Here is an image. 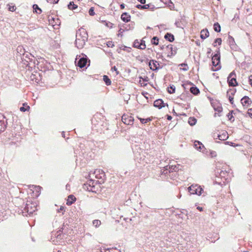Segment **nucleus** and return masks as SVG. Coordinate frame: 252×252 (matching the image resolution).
I'll return each instance as SVG.
<instances>
[{
  "label": "nucleus",
  "mask_w": 252,
  "mask_h": 252,
  "mask_svg": "<svg viewBox=\"0 0 252 252\" xmlns=\"http://www.w3.org/2000/svg\"><path fill=\"white\" fill-rule=\"evenodd\" d=\"M87 57L85 55L82 54L81 55H77L75 59V64L80 68H83L86 66L87 63Z\"/></svg>",
  "instance_id": "obj_1"
},
{
  "label": "nucleus",
  "mask_w": 252,
  "mask_h": 252,
  "mask_svg": "<svg viewBox=\"0 0 252 252\" xmlns=\"http://www.w3.org/2000/svg\"><path fill=\"white\" fill-rule=\"evenodd\" d=\"M208 98L210 100L211 104L214 110L218 112V113H221L222 111V107L220 102L218 100L214 99L210 97H208Z\"/></svg>",
  "instance_id": "obj_2"
},
{
  "label": "nucleus",
  "mask_w": 252,
  "mask_h": 252,
  "mask_svg": "<svg viewBox=\"0 0 252 252\" xmlns=\"http://www.w3.org/2000/svg\"><path fill=\"white\" fill-rule=\"evenodd\" d=\"M229 169L228 170H221L220 172L219 171L216 172V177L224 179V181L228 183L230 180V174L229 173Z\"/></svg>",
  "instance_id": "obj_3"
},
{
  "label": "nucleus",
  "mask_w": 252,
  "mask_h": 252,
  "mask_svg": "<svg viewBox=\"0 0 252 252\" xmlns=\"http://www.w3.org/2000/svg\"><path fill=\"white\" fill-rule=\"evenodd\" d=\"M163 49L164 50L163 56L165 58V60H168L171 59L173 55V45L169 44L165 47H163Z\"/></svg>",
  "instance_id": "obj_4"
},
{
  "label": "nucleus",
  "mask_w": 252,
  "mask_h": 252,
  "mask_svg": "<svg viewBox=\"0 0 252 252\" xmlns=\"http://www.w3.org/2000/svg\"><path fill=\"white\" fill-rule=\"evenodd\" d=\"M190 194H197L200 195L201 194L203 189L200 186L197 184L192 185L188 188Z\"/></svg>",
  "instance_id": "obj_5"
},
{
  "label": "nucleus",
  "mask_w": 252,
  "mask_h": 252,
  "mask_svg": "<svg viewBox=\"0 0 252 252\" xmlns=\"http://www.w3.org/2000/svg\"><path fill=\"white\" fill-rule=\"evenodd\" d=\"M122 122L127 125H132L134 122V118L131 115L124 114L122 116Z\"/></svg>",
  "instance_id": "obj_6"
},
{
  "label": "nucleus",
  "mask_w": 252,
  "mask_h": 252,
  "mask_svg": "<svg viewBox=\"0 0 252 252\" xmlns=\"http://www.w3.org/2000/svg\"><path fill=\"white\" fill-rule=\"evenodd\" d=\"M212 61L213 65L215 67H217L216 70L218 69L220 67V55L219 51L213 56Z\"/></svg>",
  "instance_id": "obj_7"
},
{
  "label": "nucleus",
  "mask_w": 252,
  "mask_h": 252,
  "mask_svg": "<svg viewBox=\"0 0 252 252\" xmlns=\"http://www.w3.org/2000/svg\"><path fill=\"white\" fill-rule=\"evenodd\" d=\"M5 117L2 114H0V133L5 130L7 127V120H4Z\"/></svg>",
  "instance_id": "obj_8"
},
{
  "label": "nucleus",
  "mask_w": 252,
  "mask_h": 252,
  "mask_svg": "<svg viewBox=\"0 0 252 252\" xmlns=\"http://www.w3.org/2000/svg\"><path fill=\"white\" fill-rule=\"evenodd\" d=\"M171 167H172V166H171ZM162 174L164 175L167 179L170 178L171 180H172L173 176L172 167L169 166V169L167 168V166L166 168L165 167V168L163 170Z\"/></svg>",
  "instance_id": "obj_9"
},
{
  "label": "nucleus",
  "mask_w": 252,
  "mask_h": 252,
  "mask_svg": "<svg viewBox=\"0 0 252 252\" xmlns=\"http://www.w3.org/2000/svg\"><path fill=\"white\" fill-rule=\"evenodd\" d=\"M174 216H175L177 219L180 220L177 221L178 223H181L182 220L186 217V215L183 212H181L178 209L174 210Z\"/></svg>",
  "instance_id": "obj_10"
},
{
  "label": "nucleus",
  "mask_w": 252,
  "mask_h": 252,
  "mask_svg": "<svg viewBox=\"0 0 252 252\" xmlns=\"http://www.w3.org/2000/svg\"><path fill=\"white\" fill-rule=\"evenodd\" d=\"M235 74L233 72H231L227 78V81L229 86H235L237 84L236 79L235 78Z\"/></svg>",
  "instance_id": "obj_11"
},
{
  "label": "nucleus",
  "mask_w": 252,
  "mask_h": 252,
  "mask_svg": "<svg viewBox=\"0 0 252 252\" xmlns=\"http://www.w3.org/2000/svg\"><path fill=\"white\" fill-rule=\"evenodd\" d=\"M214 139H219L220 140H225L228 138V133L226 131H223L222 134H214Z\"/></svg>",
  "instance_id": "obj_12"
},
{
  "label": "nucleus",
  "mask_w": 252,
  "mask_h": 252,
  "mask_svg": "<svg viewBox=\"0 0 252 252\" xmlns=\"http://www.w3.org/2000/svg\"><path fill=\"white\" fill-rule=\"evenodd\" d=\"M150 68L153 70H156L159 68L160 65L158 62L155 60H151L149 63Z\"/></svg>",
  "instance_id": "obj_13"
},
{
  "label": "nucleus",
  "mask_w": 252,
  "mask_h": 252,
  "mask_svg": "<svg viewBox=\"0 0 252 252\" xmlns=\"http://www.w3.org/2000/svg\"><path fill=\"white\" fill-rule=\"evenodd\" d=\"M189 87L185 88L186 89H189L192 94H198L200 93L199 90L195 86L192 85H188Z\"/></svg>",
  "instance_id": "obj_14"
},
{
  "label": "nucleus",
  "mask_w": 252,
  "mask_h": 252,
  "mask_svg": "<svg viewBox=\"0 0 252 252\" xmlns=\"http://www.w3.org/2000/svg\"><path fill=\"white\" fill-rule=\"evenodd\" d=\"M154 106L158 109H161L165 106V103L163 102L162 99L158 98L154 101Z\"/></svg>",
  "instance_id": "obj_15"
},
{
  "label": "nucleus",
  "mask_w": 252,
  "mask_h": 252,
  "mask_svg": "<svg viewBox=\"0 0 252 252\" xmlns=\"http://www.w3.org/2000/svg\"><path fill=\"white\" fill-rule=\"evenodd\" d=\"M241 103L244 106H248L252 103L251 99L247 95H245L241 98Z\"/></svg>",
  "instance_id": "obj_16"
},
{
  "label": "nucleus",
  "mask_w": 252,
  "mask_h": 252,
  "mask_svg": "<svg viewBox=\"0 0 252 252\" xmlns=\"http://www.w3.org/2000/svg\"><path fill=\"white\" fill-rule=\"evenodd\" d=\"M87 41V40H85L83 39H79V38L76 39L75 44H76V47L78 49L82 48L84 47V46L85 45V43Z\"/></svg>",
  "instance_id": "obj_17"
},
{
  "label": "nucleus",
  "mask_w": 252,
  "mask_h": 252,
  "mask_svg": "<svg viewBox=\"0 0 252 252\" xmlns=\"http://www.w3.org/2000/svg\"><path fill=\"white\" fill-rule=\"evenodd\" d=\"M228 42L230 48L233 50H236L237 46L235 44L234 39L232 36L230 35L228 36Z\"/></svg>",
  "instance_id": "obj_18"
},
{
  "label": "nucleus",
  "mask_w": 252,
  "mask_h": 252,
  "mask_svg": "<svg viewBox=\"0 0 252 252\" xmlns=\"http://www.w3.org/2000/svg\"><path fill=\"white\" fill-rule=\"evenodd\" d=\"M78 32L80 33V35L83 37L85 40H88V35L87 31L84 28H80L78 31Z\"/></svg>",
  "instance_id": "obj_19"
},
{
  "label": "nucleus",
  "mask_w": 252,
  "mask_h": 252,
  "mask_svg": "<svg viewBox=\"0 0 252 252\" xmlns=\"http://www.w3.org/2000/svg\"><path fill=\"white\" fill-rule=\"evenodd\" d=\"M76 199L75 197L73 195H69L66 200V205L68 206L71 205L76 201Z\"/></svg>",
  "instance_id": "obj_20"
},
{
  "label": "nucleus",
  "mask_w": 252,
  "mask_h": 252,
  "mask_svg": "<svg viewBox=\"0 0 252 252\" xmlns=\"http://www.w3.org/2000/svg\"><path fill=\"white\" fill-rule=\"evenodd\" d=\"M209 35V33L207 29H204L201 31L200 37L202 39H205Z\"/></svg>",
  "instance_id": "obj_21"
},
{
  "label": "nucleus",
  "mask_w": 252,
  "mask_h": 252,
  "mask_svg": "<svg viewBox=\"0 0 252 252\" xmlns=\"http://www.w3.org/2000/svg\"><path fill=\"white\" fill-rule=\"evenodd\" d=\"M136 7L139 9H153L154 8V6L150 5V4H145L144 5H142L141 4H137L136 5Z\"/></svg>",
  "instance_id": "obj_22"
},
{
  "label": "nucleus",
  "mask_w": 252,
  "mask_h": 252,
  "mask_svg": "<svg viewBox=\"0 0 252 252\" xmlns=\"http://www.w3.org/2000/svg\"><path fill=\"white\" fill-rule=\"evenodd\" d=\"M17 52L20 56H23V58H24L25 55V51L22 46H18L17 48Z\"/></svg>",
  "instance_id": "obj_23"
},
{
  "label": "nucleus",
  "mask_w": 252,
  "mask_h": 252,
  "mask_svg": "<svg viewBox=\"0 0 252 252\" xmlns=\"http://www.w3.org/2000/svg\"><path fill=\"white\" fill-rule=\"evenodd\" d=\"M122 20L125 22H127L130 20V16L127 13H124L121 15Z\"/></svg>",
  "instance_id": "obj_24"
},
{
  "label": "nucleus",
  "mask_w": 252,
  "mask_h": 252,
  "mask_svg": "<svg viewBox=\"0 0 252 252\" xmlns=\"http://www.w3.org/2000/svg\"><path fill=\"white\" fill-rule=\"evenodd\" d=\"M194 147L197 150H200L202 147H204L203 144L198 141H196L194 143Z\"/></svg>",
  "instance_id": "obj_25"
},
{
  "label": "nucleus",
  "mask_w": 252,
  "mask_h": 252,
  "mask_svg": "<svg viewBox=\"0 0 252 252\" xmlns=\"http://www.w3.org/2000/svg\"><path fill=\"white\" fill-rule=\"evenodd\" d=\"M94 181L93 180H90V181H89V183H87V184H84V188L85 189L86 188V189L89 191L92 190V189H90L88 187L87 185H88L90 187H94Z\"/></svg>",
  "instance_id": "obj_26"
},
{
  "label": "nucleus",
  "mask_w": 252,
  "mask_h": 252,
  "mask_svg": "<svg viewBox=\"0 0 252 252\" xmlns=\"http://www.w3.org/2000/svg\"><path fill=\"white\" fill-rule=\"evenodd\" d=\"M30 107L27 103H23V106L20 108V110L22 112H25L30 109Z\"/></svg>",
  "instance_id": "obj_27"
},
{
  "label": "nucleus",
  "mask_w": 252,
  "mask_h": 252,
  "mask_svg": "<svg viewBox=\"0 0 252 252\" xmlns=\"http://www.w3.org/2000/svg\"><path fill=\"white\" fill-rule=\"evenodd\" d=\"M197 120L194 117H189L188 119V123L191 126H193L196 123Z\"/></svg>",
  "instance_id": "obj_28"
},
{
  "label": "nucleus",
  "mask_w": 252,
  "mask_h": 252,
  "mask_svg": "<svg viewBox=\"0 0 252 252\" xmlns=\"http://www.w3.org/2000/svg\"><path fill=\"white\" fill-rule=\"evenodd\" d=\"M164 38L170 42L173 41V35L171 33H167L164 35Z\"/></svg>",
  "instance_id": "obj_29"
},
{
  "label": "nucleus",
  "mask_w": 252,
  "mask_h": 252,
  "mask_svg": "<svg viewBox=\"0 0 252 252\" xmlns=\"http://www.w3.org/2000/svg\"><path fill=\"white\" fill-rule=\"evenodd\" d=\"M214 29L217 32H220L221 30L220 26L218 23H215L214 25Z\"/></svg>",
  "instance_id": "obj_30"
},
{
  "label": "nucleus",
  "mask_w": 252,
  "mask_h": 252,
  "mask_svg": "<svg viewBox=\"0 0 252 252\" xmlns=\"http://www.w3.org/2000/svg\"><path fill=\"white\" fill-rule=\"evenodd\" d=\"M138 119L142 124H146L148 122L151 121L152 120V118H148L147 119L138 118Z\"/></svg>",
  "instance_id": "obj_31"
},
{
  "label": "nucleus",
  "mask_w": 252,
  "mask_h": 252,
  "mask_svg": "<svg viewBox=\"0 0 252 252\" xmlns=\"http://www.w3.org/2000/svg\"><path fill=\"white\" fill-rule=\"evenodd\" d=\"M103 79L106 85L108 86L111 84V81L107 75H104Z\"/></svg>",
  "instance_id": "obj_32"
},
{
  "label": "nucleus",
  "mask_w": 252,
  "mask_h": 252,
  "mask_svg": "<svg viewBox=\"0 0 252 252\" xmlns=\"http://www.w3.org/2000/svg\"><path fill=\"white\" fill-rule=\"evenodd\" d=\"M68 9H69L70 10H74L77 8V5L76 4H74V3L73 1H71L69 2V4L68 5Z\"/></svg>",
  "instance_id": "obj_33"
},
{
  "label": "nucleus",
  "mask_w": 252,
  "mask_h": 252,
  "mask_svg": "<svg viewBox=\"0 0 252 252\" xmlns=\"http://www.w3.org/2000/svg\"><path fill=\"white\" fill-rule=\"evenodd\" d=\"M93 224L95 227H98L101 224V221L98 220H94L93 221Z\"/></svg>",
  "instance_id": "obj_34"
},
{
  "label": "nucleus",
  "mask_w": 252,
  "mask_h": 252,
  "mask_svg": "<svg viewBox=\"0 0 252 252\" xmlns=\"http://www.w3.org/2000/svg\"><path fill=\"white\" fill-rule=\"evenodd\" d=\"M33 9L35 11V12L37 14H40L41 12V10L37 4H34L33 5Z\"/></svg>",
  "instance_id": "obj_35"
},
{
  "label": "nucleus",
  "mask_w": 252,
  "mask_h": 252,
  "mask_svg": "<svg viewBox=\"0 0 252 252\" xmlns=\"http://www.w3.org/2000/svg\"><path fill=\"white\" fill-rule=\"evenodd\" d=\"M233 112V111L232 110L231 111H230L227 115V117L228 118L229 120L232 122L234 121V118L232 115Z\"/></svg>",
  "instance_id": "obj_36"
},
{
  "label": "nucleus",
  "mask_w": 252,
  "mask_h": 252,
  "mask_svg": "<svg viewBox=\"0 0 252 252\" xmlns=\"http://www.w3.org/2000/svg\"><path fill=\"white\" fill-rule=\"evenodd\" d=\"M133 46L135 48L140 49L141 46L140 44V41L138 39L135 40L133 42Z\"/></svg>",
  "instance_id": "obj_37"
},
{
  "label": "nucleus",
  "mask_w": 252,
  "mask_h": 252,
  "mask_svg": "<svg viewBox=\"0 0 252 252\" xmlns=\"http://www.w3.org/2000/svg\"><path fill=\"white\" fill-rule=\"evenodd\" d=\"M152 42L154 45H158V38L156 36H154L152 39Z\"/></svg>",
  "instance_id": "obj_38"
},
{
  "label": "nucleus",
  "mask_w": 252,
  "mask_h": 252,
  "mask_svg": "<svg viewBox=\"0 0 252 252\" xmlns=\"http://www.w3.org/2000/svg\"><path fill=\"white\" fill-rule=\"evenodd\" d=\"M140 44L141 46L140 49H144L146 48L145 41L143 40H141L140 41Z\"/></svg>",
  "instance_id": "obj_39"
},
{
  "label": "nucleus",
  "mask_w": 252,
  "mask_h": 252,
  "mask_svg": "<svg viewBox=\"0 0 252 252\" xmlns=\"http://www.w3.org/2000/svg\"><path fill=\"white\" fill-rule=\"evenodd\" d=\"M221 39L220 38H217L215 39L214 43H213V45L216 46V45L215 43H218L219 45H220L221 44Z\"/></svg>",
  "instance_id": "obj_40"
},
{
  "label": "nucleus",
  "mask_w": 252,
  "mask_h": 252,
  "mask_svg": "<svg viewBox=\"0 0 252 252\" xmlns=\"http://www.w3.org/2000/svg\"><path fill=\"white\" fill-rule=\"evenodd\" d=\"M89 13L91 16L94 15L95 13L94 12V8L93 7L90 8L89 11Z\"/></svg>",
  "instance_id": "obj_41"
},
{
  "label": "nucleus",
  "mask_w": 252,
  "mask_h": 252,
  "mask_svg": "<svg viewBox=\"0 0 252 252\" xmlns=\"http://www.w3.org/2000/svg\"><path fill=\"white\" fill-rule=\"evenodd\" d=\"M209 155L211 158H215L217 156V153L216 151H211Z\"/></svg>",
  "instance_id": "obj_42"
},
{
  "label": "nucleus",
  "mask_w": 252,
  "mask_h": 252,
  "mask_svg": "<svg viewBox=\"0 0 252 252\" xmlns=\"http://www.w3.org/2000/svg\"><path fill=\"white\" fill-rule=\"evenodd\" d=\"M141 97H143L144 98V99H145L146 100V101L147 102H148V97L147 96V95H137V100H138V99H140L141 98Z\"/></svg>",
  "instance_id": "obj_43"
},
{
  "label": "nucleus",
  "mask_w": 252,
  "mask_h": 252,
  "mask_svg": "<svg viewBox=\"0 0 252 252\" xmlns=\"http://www.w3.org/2000/svg\"><path fill=\"white\" fill-rule=\"evenodd\" d=\"M182 166L178 164V166L174 165V172H176L179 171V170L181 169Z\"/></svg>",
  "instance_id": "obj_44"
},
{
  "label": "nucleus",
  "mask_w": 252,
  "mask_h": 252,
  "mask_svg": "<svg viewBox=\"0 0 252 252\" xmlns=\"http://www.w3.org/2000/svg\"><path fill=\"white\" fill-rule=\"evenodd\" d=\"M168 92L169 94L173 93V86H170V88H168Z\"/></svg>",
  "instance_id": "obj_45"
},
{
  "label": "nucleus",
  "mask_w": 252,
  "mask_h": 252,
  "mask_svg": "<svg viewBox=\"0 0 252 252\" xmlns=\"http://www.w3.org/2000/svg\"><path fill=\"white\" fill-rule=\"evenodd\" d=\"M29 204H27L26 206V207H25V210H27V212H28V213H29V214H32V211H30V210H29Z\"/></svg>",
  "instance_id": "obj_46"
},
{
  "label": "nucleus",
  "mask_w": 252,
  "mask_h": 252,
  "mask_svg": "<svg viewBox=\"0 0 252 252\" xmlns=\"http://www.w3.org/2000/svg\"><path fill=\"white\" fill-rule=\"evenodd\" d=\"M111 70L116 71V73L117 75L119 74V72L118 71L117 68L115 66L112 67Z\"/></svg>",
  "instance_id": "obj_47"
},
{
  "label": "nucleus",
  "mask_w": 252,
  "mask_h": 252,
  "mask_svg": "<svg viewBox=\"0 0 252 252\" xmlns=\"http://www.w3.org/2000/svg\"><path fill=\"white\" fill-rule=\"evenodd\" d=\"M77 38L83 39V37L80 35V33H79L78 31H77L76 34V39Z\"/></svg>",
  "instance_id": "obj_48"
},
{
  "label": "nucleus",
  "mask_w": 252,
  "mask_h": 252,
  "mask_svg": "<svg viewBox=\"0 0 252 252\" xmlns=\"http://www.w3.org/2000/svg\"><path fill=\"white\" fill-rule=\"evenodd\" d=\"M175 24L176 25V26L177 27H180L182 29H183V28L182 27V26H183V24L182 23H179V22H176L175 23Z\"/></svg>",
  "instance_id": "obj_49"
},
{
  "label": "nucleus",
  "mask_w": 252,
  "mask_h": 252,
  "mask_svg": "<svg viewBox=\"0 0 252 252\" xmlns=\"http://www.w3.org/2000/svg\"><path fill=\"white\" fill-rule=\"evenodd\" d=\"M179 65H181L182 66H186L187 67H184V68H183V69L184 70H187L188 69V67H187V65L186 64H185V63H182V64H180Z\"/></svg>",
  "instance_id": "obj_50"
},
{
  "label": "nucleus",
  "mask_w": 252,
  "mask_h": 252,
  "mask_svg": "<svg viewBox=\"0 0 252 252\" xmlns=\"http://www.w3.org/2000/svg\"><path fill=\"white\" fill-rule=\"evenodd\" d=\"M8 9H9V10L10 11H14L15 10L16 7L14 6H9Z\"/></svg>",
  "instance_id": "obj_51"
},
{
  "label": "nucleus",
  "mask_w": 252,
  "mask_h": 252,
  "mask_svg": "<svg viewBox=\"0 0 252 252\" xmlns=\"http://www.w3.org/2000/svg\"><path fill=\"white\" fill-rule=\"evenodd\" d=\"M107 45L109 47H112L114 46L112 42H108Z\"/></svg>",
  "instance_id": "obj_52"
},
{
  "label": "nucleus",
  "mask_w": 252,
  "mask_h": 252,
  "mask_svg": "<svg viewBox=\"0 0 252 252\" xmlns=\"http://www.w3.org/2000/svg\"><path fill=\"white\" fill-rule=\"evenodd\" d=\"M229 100L230 102L232 104L233 103V97L229 95Z\"/></svg>",
  "instance_id": "obj_53"
},
{
  "label": "nucleus",
  "mask_w": 252,
  "mask_h": 252,
  "mask_svg": "<svg viewBox=\"0 0 252 252\" xmlns=\"http://www.w3.org/2000/svg\"><path fill=\"white\" fill-rule=\"evenodd\" d=\"M249 82H250V84L252 86V75H250L249 76Z\"/></svg>",
  "instance_id": "obj_54"
},
{
  "label": "nucleus",
  "mask_w": 252,
  "mask_h": 252,
  "mask_svg": "<svg viewBox=\"0 0 252 252\" xmlns=\"http://www.w3.org/2000/svg\"><path fill=\"white\" fill-rule=\"evenodd\" d=\"M30 56H31V54H30V53H27V54H26V53H25V56H24V57H25V58H26L30 59Z\"/></svg>",
  "instance_id": "obj_55"
},
{
  "label": "nucleus",
  "mask_w": 252,
  "mask_h": 252,
  "mask_svg": "<svg viewBox=\"0 0 252 252\" xmlns=\"http://www.w3.org/2000/svg\"><path fill=\"white\" fill-rule=\"evenodd\" d=\"M248 114H249V115L252 116V108L249 109L248 110Z\"/></svg>",
  "instance_id": "obj_56"
},
{
  "label": "nucleus",
  "mask_w": 252,
  "mask_h": 252,
  "mask_svg": "<svg viewBox=\"0 0 252 252\" xmlns=\"http://www.w3.org/2000/svg\"><path fill=\"white\" fill-rule=\"evenodd\" d=\"M167 119L168 120H171L172 119V117L170 115H167Z\"/></svg>",
  "instance_id": "obj_57"
},
{
  "label": "nucleus",
  "mask_w": 252,
  "mask_h": 252,
  "mask_svg": "<svg viewBox=\"0 0 252 252\" xmlns=\"http://www.w3.org/2000/svg\"><path fill=\"white\" fill-rule=\"evenodd\" d=\"M141 3L145 4L146 3V0H138Z\"/></svg>",
  "instance_id": "obj_58"
},
{
  "label": "nucleus",
  "mask_w": 252,
  "mask_h": 252,
  "mask_svg": "<svg viewBox=\"0 0 252 252\" xmlns=\"http://www.w3.org/2000/svg\"><path fill=\"white\" fill-rule=\"evenodd\" d=\"M129 96V95H127V97L126 98H125V99H124V100H125V101H126V103H127L128 100L130 99V97H129V96Z\"/></svg>",
  "instance_id": "obj_59"
},
{
  "label": "nucleus",
  "mask_w": 252,
  "mask_h": 252,
  "mask_svg": "<svg viewBox=\"0 0 252 252\" xmlns=\"http://www.w3.org/2000/svg\"><path fill=\"white\" fill-rule=\"evenodd\" d=\"M120 7L121 9H124L125 8V4L124 3L121 4Z\"/></svg>",
  "instance_id": "obj_60"
},
{
  "label": "nucleus",
  "mask_w": 252,
  "mask_h": 252,
  "mask_svg": "<svg viewBox=\"0 0 252 252\" xmlns=\"http://www.w3.org/2000/svg\"><path fill=\"white\" fill-rule=\"evenodd\" d=\"M197 209L198 210H199L200 211H202V210H203L202 208V207H197Z\"/></svg>",
  "instance_id": "obj_61"
},
{
  "label": "nucleus",
  "mask_w": 252,
  "mask_h": 252,
  "mask_svg": "<svg viewBox=\"0 0 252 252\" xmlns=\"http://www.w3.org/2000/svg\"><path fill=\"white\" fill-rule=\"evenodd\" d=\"M64 210V208L63 207H61L60 209L59 210V212H60L61 211H63Z\"/></svg>",
  "instance_id": "obj_62"
},
{
  "label": "nucleus",
  "mask_w": 252,
  "mask_h": 252,
  "mask_svg": "<svg viewBox=\"0 0 252 252\" xmlns=\"http://www.w3.org/2000/svg\"><path fill=\"white\" fill-rule=\"evenodd\" d=\"M59 1V0H53V3H57Z\"/></svg>",
  "instance_id": "obj_63"
},
{
  "label": "nucleus",
  "mask_w": 252,
  "mask_h": 252,
  "mask_svg": "<svg viewBox=\"0 0 252 252\" xmlns=\"http://www.w3.org/2000/svg\"><path fill=\"white\" fill-rule=\"evenodd\" d=\"M234 93H235V92H233V91H231L230 94H229L233 95V94H234Z\"/></svg>",
  "instance_id": "obj_64"
}]
</instances>
